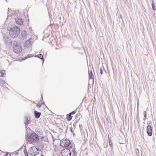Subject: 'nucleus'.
<instances>
[{"instance_id": "f3484780", "label": "nucleus", "mask_w": 156, "mask_h": 156, "mask_svg": "<svg viewBox=\"0 0 156 156\" xmlns=\"http://www.w3.org/2000/svg\"><path fill=\"white\" fill-rule=\"evenodd\" d=\"M5 71L4 70H0V76L2 77H4L5 76V73H4Z\"/></svg>"}, {"instance_id": "9d476101", "label": "nucleus", "mask_w": 156, "mask_h": 156, "mask_svg": "<svg viewBox=\"0 0 156 156\" xmlns=\"http://www.w3.org/2000/svg\"><path fill=\"white\" fill-rule=\"evenodd\" d=\"M89 82H90V80H91L92 83L93 84L94 82V76H93V74L92 71H89Z\"/></svg>"}, {"instance_id": "9b49d317", "label": "nucleus", "mask_w": 156, "mask_h": 156, "mask_svg": "<svg viewBox=\"0 0 156 156\" xmlns=\"http://www.w3.org/2000/svg\"><path fill=\"white\" fill-rule=\"evenodd\" d=\"M15 20L17 24L20 25L23 24V21L21 18L17 17L15 18Z\"/></svg>"}, {"instance_id": "412c9836", "label": "nucleus", "mask_w": 156, "mask_h": 156, "mask_svg": "<svg viewBox=\"0 0 156 156\" xmlns=\"http://www.w3.org/2000/svg\"><path fill=\"white\" fill-rule=\"evenodd\" d=\"M24 154L25 156H28L27 151L25 150L24 151Z\"/></svg>"}, {"instance_id": "5701e85b", "label": "nucleus", "mask_w": 156, "mask_h": 156, "mask_svg": "<svg viewBox=\"0 0 156 156\" xmlns=\"http://www.w3.org/2000/svg\"><path fill=\"white\" fill-rule=\"evenodd\" d=\"M136 153L138 155H139V151L138 149H136Z\"/></svg>"}, {"instance_id": "2eb2a0df", "label": "nucleus", "mask_w": 156, "mask_h": 156, "mask_svg": "<svg viewBox=\"0 0 156 156\" xmlns=\"http://www.w3.org/2000/svg\"><path fill=\"white\" fill-rule=\"evenodd\" d=\"M5 42L6 44L10 45L12 44V41L8 37H6L5 39Z\"/></svg>"}, {"instance_id": "cd10ccee", "label": "nucleus", "mask_w": 156, "mask_h": 156, "mask_svg": "<svg viewBox=\"0 0 156 156\" xmlns=\"http://www.w3.org/2000/svg\"><path fill=\"white\" fill-rule=\"evenodd\" d=\"M19 154V153L18 152H15L14 153V154L15 156Z\"/></svg>"}, {"instance_id": "f03ea898", "label": "nucleus", "mask_w": 156, "mask_h": 156, "mask_svg": "<svg viewBox=\"0 0 156 156\" xmlns=\"http://www.w3.org/2000/svg\"><path fill=\"white\" fill-rule=\"evenodd\" d=\"M20 32V28L16 26L10 29L9 34L11 37L14 38L17 36Z\"/></svg>"}, {"instance_id": "c756f323", "label": "nucleus", "mask_w": 156, "mask_h": 156, "mask_svg": "<svg viewBox=\"0 0 156 156\" xmlns=\"http://www.w3.org/2000/svg\"><path fill=\"white\" fill-rule=\"evenodd\" d=\"M70 131L73 132V129H72V128H71L70 129Z\"/></svg>"}, {"instance_id": "c85d7f7f", "label": "nucleus", "mask_w": 156, "mask_h": 156, "mask_svg": "<svg viewBox=\"0 0 156 156\" xmlns=\"http://www.w3.org/2000/svg\"><path fill=\"white\" fill-rule=\"evenodd\" d=\"M88 24L89 25V26L91 28V25L90 24L89 22H88Z\"/></svg>"}, {"instance_id": "4be33fe9", "label": "nucleus", "mask_w": 156, "mask_h": 156, "mask_svg": "<svg viewBox=\"0 0 156 156\" xmlns=\"http://www.w3.org/2000/svg\"><path fill=\"white\" fill-rule=\"evenodd\" d=\"M147 112L145 111H144V117L145 118H146L147 117Z\"/></svg>"}, {"instance_id": "473e14b6", "label": "nucleus", "mask_w": 156, "mask_h": 156, "mask_svg": "<svg viewBox=\"0 0 156 156\" xmlns=\"http://www.w3.org/2000/svg\"><path fill=\"white\" fill-rule=\"evenodd\" d=\"M43 138V137H41V139H42Z\"/></svg>"}, {"instance_id": "6e6552de", "label": "nucleus", "mask_w": 156, "mask_h": 156, "mask_svg": "<svg viewBox=\"0 0 156 156\" xmlns=\"http://www.w3.org/2000/svg\"><path fill=\"white\" fill-rule=\"evenodd\" d=\"M147 133L148 136H151L152 135V131L151 126L148 125L147 128Z\"/></svg>"}, {"instance_id": "a211bd4d", "label": "nucleus", "mask_w": 156, "mask_h": 156, "mask_svg": "<svg viewBox=\"0 0 156 156\" xmlns=\"http://www.w3.org/2000/svg\"><path fill=\"white\" fill-rule=\"evenodd\" d=\"M152 9L153 10L155 11L156 10V9L155 7V3L154 0H152Z\"/></svg>"}, {"instance_id": "f257e3e1", "label": "nucleus", "mask_w": 156, "mask_h": 156, "mask_svg": "<svg viewBox=\"0 0 156 156\" xmlns=\"http://www.w3.org/2000/svg\"><path fill=\"white\" fill-rule=\"evenodd\" d=\"M27 140L30 143H36L38 141L39 139L38 135L35 133L28 134L26 138Z\"/></svg>"}, {"instance_id": "b1692460", "label": "nucleus", "mask_w": 156, "mask_h": 156, "mask_svg": "<svg viewBox=\"0 0 156 156\" xmlns=\"http://www.w3.org/2000/svg\"><path fill=\"white\" fill-rule=\"evenodd\" d=\"M76 113V112L75 111H73L72 112H71L69 114H70L71 115H74V114H75Z\"/></svg>"}, {"instance_id": "1a4fd4ad", "label": "nucleus", "mask_w": 156, "mask_h": 156, "mask_svg": "<svg viewBox=\"0 0 156 156\" xmlns=\"http://www.w3.org/2000/svg\"><path fill=\"white\" fill-rule=\"evenodd\" d=\"M27 37L26 31L24 30L21 32V35L19 36L20 38L21 39H24L26 38Z\"/></svg>"}, {"instance_id": "aec40b11", "label": "nucleus", "mask_w": 156, "mask_h": 156, "mask_svg": "<svg viewBox=\"0 0 156 156\" xmlns=\"http://www.w3.org/2000/svg\"><path fill=\"white\" fill-rule=\"evenodd\" d=\"M72 118V116L70 114H68L67 116L66 119L68 121H71Z\"/></svg>"}, {"instance_id": "f8f14e48", "label": "nucleus", "mask_w": 156, "mask_h": 156, "mask_svg": "<svg viewBox=\"0 0 156 156\" xmlns=\"http://www.w3.org/2000/svg\"><path fill=\"white\" fill-rule=\"evenodd\" d=\"M30 118H29L25 117V120L24 121V123L26 126V128H27V127L28 124L30 123Z\"/></svg>"}, {"instance_id": "4468645a", "label": "nucleus", "mask_w": 156, "mask_h": 156, "mask_svg": "<svg viewBox=\"0 0 156 156\" xmlns=\"http://www.w3.org/2000/svg\"><path fill=\"white\" fill-rule=\"evenodd\" d=\"M41 99L40 100V101L38 102V103L37 105V107L38 108H40L41 106V105L44 104V102H42V100H43V98L41 96Z\"/></svg>"}, {"instance_id": "393cba45", "label": "nucleus", "mask_w": 156, "mask_h": 156, "mask_svg": "<svg viewBox=\"0 0 156 156\" xmlns=\"http://www.w3.org/2000/svg\"><path fill=\"white\" fill-rule=\"evenodd\" d=\"M103 71L101 67L100 68V73L101 74H102L103 73Z\"/></svg>"}, {"instance_id": "f704fd0d", "label": "nucleus", "mask_w": 156, "mask_h": 156, "mask_svg": "<svg viewBox=\"0 0 156 156\" xmlns=\"http://www.w3.org/2000/svg\"><path fill=\"white\" fill-rule=\"evenodd\" d=\"M5 1H6V2L7 1H6V0H5Z\"/></svg>"}, {"instance_id": "7c9ffc66", "label": "nucleus", "mask_w": 156, "mask_h": 156, "mask_svg": "<svg viewBox=\"0 0 156 156\" xmlns=\"http://www.w3.org/2000/svg\"><path fill=\"white\" fill-rule=\"evenodd\" d=\"M8 154H6L5 155V156H8Z\"/></svg>"}, {"instance_id": "72a5a7b5", "label": "nucleus", "mask_w": 156, "mask_h": 156, "mask_svg": "<svg viewBox=\"0 0 156 156\" xmlns=\"http://www.w3.org/2000/svg\"><path fill=\"white\" fill-rule=\"evenodd\" d=\"M43 156V155L42 154L41 155V156Z\"/></svg>"}, {"instance_id": "20e7f679", "label": "nucleus", "mask_w": 156, "mask_h": 156, "mask_svg": "<svg viewBox=\"0 0 156 156\" xmlns=\"http://www.w3.org/2000/svg\"><path fill=\"white\" fill-rule=\"evenodd\" d=\"M71 143L69 140L63 139L60 141V146L63 147H66L71 146Z\"/></svg>"}, {"instance_id": "7ed1b4c3", "label": "nucleus", "mask_w": 156, "mask_h": 156, "mask_svg": "<svg viewBox=\"0 0 156 156\" xmlns=\"http://www.w3.org/2000/svg\"><path fill=\"white\" fill-rule=\"evenodd\" d=\"M12 44L13 49L15 53H19L22 51V48L20 43L14 41L13 42Z\"/></svg>"}, {"instance_id": "a878e982", "label": "nucleus", "mask_w": 156, "mask_h": 156, "mask_svg": "<svg viewBox=\"0 0 156 156\" xmlns=\"http://www.w3.org/2000/svg\"><path fill=\"white\" fill-rule=\"evenodd\" d=\"M109 145L110 147H112V141H109Z\"/></svg>"}, {"instance_id": "6ab92c4d", "label": "nucleus", "mask_w": 156, "mask_h": 156, "mask_svg": "<svg viewBox=\"0 0 156 156\" xmlns=\"http://www.w3.org/2000/svg\"><path fill=\"white\" fill-rule=\"evenodd\" d=\"M31 42V41L30 39L27 41L24 44L25 46L27 47L29 45Z\"/></svg>"}, {"instance_id": "dca6fc26", "label": "nucleus", "mask_w": 156, "mask_h": 156, "mask_svg": "<svg viewBox=\"0 0 156 156\" xmlns=\"http://www.w3.org/2000/svg\"><path fill=\"white\" fill-rule=\"evenodd\" d=\"M35 57H36L38 58H39L40 59H41V60H42L43 61V62H44V58H43V55L42 54H39L38 55H36L35 56Z\"/></svg>"}, {"instance_id": "39448f33", "label": "nucleus", "mask_w": 156, "mask_h": 156, "mask_svg": "<svg viewBox=\"0 0 156 156\" xmlns=\"http://www.w3.org/2000/svg\"><path fill=\"white\" fill-rule=\"evenodd\" d=\"M39 150L36 147L34 146L30 147L28 150V153L30 155L35 156L39 153Z\"/></svg>"}, {"instance_id": "bb28decb", "label": "nucleus", "mask_w": 156, "mask_h": 156, "mask_svg": "<svg viewBox=\"0 0 156 156\" xmlns=\"http://www.w3.org/2000/svg\"><path fill=\"white\" fill-rule=\"evenodd\" d=\"M33 55H32V54H31L30 55H29H29H27V57L26 58H29V57H30V56L31 57H32L33 56Z\"/></svg>"}, {"instance_id": "ddd939ff", "label": "nucleus", "mask_w": 156, "mask_h": 156, "mask_svg": "<svg viewBox=\"0 0 156 156\" xmlns=\"http://www.w3.org/2000/svg\"><path fill=\"white\" fill-rule=\"evenodd\" d=\"M34 115L35 116V117L36 119H38L41 115V112H38L37 111H34Z\"/></svg>"}, {"instance_id": "0eeeda50", "label": "nucleus", "mask_w": 156, "mask_h": 156, "mask_svg": "<svg viewBox=\"0 0 156 156\" xmlns=\"http://www.w3.org/2000/svg\"><path fill=\"white\" fill-rule=\"evenodd\" d=\"M69 149L70 150L71 153H72V156H76V151L75 148L73 144L71 145L69 147Z\"/></svg>"}, {"instance_id": "2f4dec72", "label": "nucleus", "mask_w": 156, "mask_h": 156, "mask_svg": "<svg viewBox=\"0 0 156 156\" xmlns=\"http://www.w3.org/2000/svg\"><path fill=\"white\" fill-rule=\"evenodd\" d=\"M146 119V118H144V119H143V120H144L145 121V120Z\"/></svg>"}, {"instance_id": "423d86ee", "label": "nucleus", "mask_w": 156, "mask_h": 156, "mask_svg": "<svg viewBox=\"0 0 156 156\" xmlns=\"http://www.w3.org/2000/svg\"><path fill=\"white\" fill-rule=\"evenodd\" d=\"M62 156H71V152L69 149L65 148L61 151Z\"/></svg>"}]
</instances>
